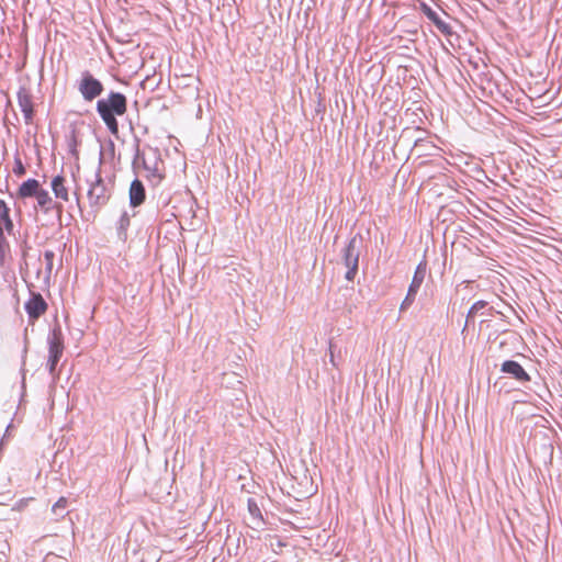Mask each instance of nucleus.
I'll use <instances>...</instances> for the list:
<instances>
[{
  "label": "nucleus",
  "instance_id": "6ab92c4d",
  "mask_svg": "<svg viewBox=\"0 0 562 562\" xmlns=\"http://www.w3.org/2000/svg\"><path fill=\"white\" fill-rule=\"evenodd\" d=\"M248 510L254 518L262 520L261 510L254 498L248 499Z\"/></svg>",
  "mask_w": 562,
  "mask_h": 562
},
{
  "label": "nucleus",
  "instance_id": "39448f33",
  "mask_svg": "<svg viewBox=\"0 0 562 562\" xmlns=\"http://www.w3.org/2000/svg\"><path fill=\"white\" fill-rule=\"evenodd\" d=\"M37 207L47 216V222L44 225H54L55 223L61 225L64 206L61 203L55 202L48 191L42 192L36 199L35 210Z\"/></svg>",
  "mask_w": 562,
  "mask_h": 562
},
{
  "label": "nucleus",
  "instance_id": "7ed1b4c3",
  "mask_svg": "<svg viewBox=\"0 0 562 562\" xmlns=\"http://www.w3.org/2000/svg\"><path fill=\"white\" fill-rule=\"evenodd\" d=\"M88 183L89 190L87 196L90 207L98 212L109 202L111 198V188L101 177L100 167L93 172L92 177L88 179Z\"/></svg>",
  "mask_w": 562,
  "mask_h": 562
},
{
  "label": "nucleus",
  "instance_id": "bb28decb",
  "mask_svg": "<svg viewBox=\"0 0 562 562\" xmlns=\"http://www.w3.org/2000/svg\"><path fill=\"white\" fill-rule=\"evenodd\" d=\"M26 353H27V348L25 347L24 351H23V358H25Z\"/></svg>",
  "mask_w": 562,
  "mask_h": 562
},
{
  "label": "nucleus",
  "instance_id": "f03ea898",
  "mask_svg": "<svg viewBox=\"0 0 562 562\" xmlns=\"http://www.w3.org/2000/svg\"><path fill=\"white\" fill-rule=\"evenodd\" d=\"M363 245V237L361 234L352 236L347 245L341 250V259L347 268L345 278L347 281L352 282L358 273L359 269V257Z\"/></svg>",
  "mask_w": 562,
  "mask_h": 562
},
{
  "label": "nucleus",
  "instance_id": "aec40b11",
  "mask_svg": "<svg viewBox=\"0 0 562 562\" xmlns=\"http://www.w3.org/2000/svg\"><path fill=\"white\" fill-rule=\"evenodd\" d=\"M59 360H60V358H57V357H48V359H47V364H46L47 370L53 378L56 376V368H57Z\"/></svg>",
  "mask_w": 562,
  "mask_h": 562
},
{
  "label": "nucleus",
  "instance_id": "f257e3e1",
  "mask_svg": "<svg viewBox=\"0 0 562 562\" xmlns=\"http://www.w3.org/2000/svg\"><path fill=\"white\" fill-rule=\"evenodd\" d=\"M127 104V97L114 90L97 100L95 111L111 134L119 133L117 117L126 114Z\"/></svg>",
  "mask_w": 562,
  "mask_h": 562
},
{
  "label": "nucleus",
  "instance_id": "2eb2a0df",
  "mask_svg": "<svg viewBox=\"0 0 562 562\" xmlns=\"http://www.w3.org/2000/svg\"><path fill=\"white\" fill-rule=\"evenodd\" d=\"M65 178L63 176H56L52 179V190L57 199H60L63 201H68V190L65 187Z\"/></svg>",
  "mask_w": 562,
  "mask_h": 562
},
{
  "label": "nucleus",
  "instance_id": "9b49d317",
  "mask_svg": "<svg viewBox=\"0 0 562 562\" xmlns=\"http://www.w3.org/2000/svg\"><path fill=\"white\" fill-rule=\"evenodd\" d=\"M128 198H130V205L132 207H137L142 205L146 200V190L143 184V182L135 178L131 186L128 191Z\"/></svg>",
  "mask_w": 562,
  "mask_h": 562
},
{
  "label": "nucleus",
  "instance_id": "a878e982",
  "mask_svg": "<svg viewBox=\"0 0 562 562\" xmlns=\"http://www.w3.org/2000/svg\"><path fill=\"white\" fill-rule=\"evenodd\" d=\"M143 164H144V168H145L146 170L151 171V176H153V177H157L158 179H161V176L157 172V169H156V168L151 170V169L147 166V164H146V161H145V160L143 161Z\"/></svg>",
  "mask_w": 562,
  "mask_h": 562
},
{
  "label": "nucleus",
  "instance_id": "a211bd4d",
  "mask_svg": "<svg viewBox=\"0 0 562 562\" xmlns=\"http://www.w3.org/2000/svg\"><path fill=\"white\" fill-rule=\"evenodd\" d=\"M7 247H8V241L3 234L2 223L0 222V266H2L4 263Z\"/></svg>",
  "mask_w": 562,
  "mask_h": 562
},
{
  "label": "nucleus",
  "instance_id": "c85d7f7f",
  "mask_svg": "<svg viewBox=\"0 0 562 562\" xmlns=\"http://www.w3.org/2000/svg\"><path fill=\"white\" fill-rule=\"evenodd\" d=\"M10 428H11V425H8L5 432H8Z\"/></svg>",
  "mask_w": 562,
  "mask_h": 562
},
{
  "label": "nucleus",
  "instance_id": "20e7f679",
  "mask_svg": "<svg viewBox=\"0 0 562 562\" xmlns=\"http://www.w3.org/2000/svg\"><path fill=\"white\" fill-rule=\"evenodd\" d=\"M76 87L86 102L100 99L105 90L104 85L89 70H83L80 74Z\"/></svg>",
  "mask_w": 562,
  "mask_h": 562
},
{
  "label": "nucleus",
  "instance_id": "5701e85b",
  "mask_svg": "<svg viewBox=\"0 0 562 562\" xmlns=\"http://www.w3.org/2000/svg\"><path fill=\"white\" fill-rule=\"evenodd\" d=\"M10 217V209L7 203L0 199V222Z\"/></svg>",
  "mask_w": 562,
  "mask_h": 562
},
{
  "label": "nucleus",
  "instance_id": "cd10ccee",
  "mask_svg": "<svg viewBox=\"0 0 562 562\" xmlns=\"http://www.w3.org/2000/svg\"><path fill=\"white\" fill-rule=\"evenodd\" d=\"M330 361H331V363H333L334 366H336V364H335V362H334V356H333V355L330 356Z\"/></svg>",
  "mask_w": 562,
  "mask_h": 562
},
{
  "label": "nucleus",
  "instance_id": "393cba45",
  "mask_svg": "<svg viewBox=\"0 0 562 562\" xmlns=\"http://www.w3.org/2000/svg\"><path fill=\"white\" fill-rule=\"evenodd\" d=\"M3 229L8 232V234H11L13 231V221L11 217H8V220L1 221Z\"/></svg>",
  "mask_w": 562,
  "mask_h": 562
},
{
  "label": "nucleus",
  "instance_id": "ddd939ff",
  "mask_svg": "<svg viewBox=\"0 0 562 562\" xmlns=\"http://www.w3.org/2000/svg\"><path fill=\"white\" fill-rule=\"evenodd\" d=\"M426 270H427V262L424 260L416 267L407 292H411L412 294L417 295L424 280H425Z\"/></svg>",
  "mask_w": 562,
  "mask_h": 562
},
{
  "label": "nucleus",
  "instance_id": "1a4fd4ad",
  "mask_svg": "<svg viewBox=\"0 0 562 562\" xmlns=\"http://www.w3.org/2000/svg\"><path fill=\"white\" fill-rule=\"evenodd\" d=\"M501 372L515 379L521 384H525L531 380L529 373L522 368V366L515 360H506L501 364Z\"/></svg>",
  "mask_w": 562,
  "mask_h": 562
},
{
  "label": "nucleus",
  "instance_id": "f8f14e48",
  "mask_svg": "<svg viewBox=\"0 0 562 562\" xmlns=\"http://www.w3.org/2000/svg\"><path fill=\"white\" fill-rule=\"evenodd\" d=\"M424 13L427 16V19L434 23V25L438 29L439 32H441L443 35L449 36L452 34L451 26L445 22L439 14L434 11L430 7L425 5L424 7Z\"/></svg>",
  "mask_w": 562,
  "mask_h": 562
},
{
  "label": "nucleus",
  "instance_id": "423d86ee",
  "mask_svg": "<svg viewBox=\"0 0 562 562\" xmlns=\"http://www.w3.org/2000/svg\"><path fill=\"white\" fill-rule=\"evenodd\" d=\"M47 307L48 305L41 293L31 292L30 299L24 304L30 323L34 324L47 311Z\"/></svg>",
  "mask_w": 562,
  "mask_h": 562
},
{
  "label": "nucleus",
  "instance_id": "f3484780",
  "mask_svg": "<svg viewBox=\"0 0 562 562\" xmlns=\"http://www.w3.org/2000/svg\"><path fill=\"white\" fill-rule=\"evenodd\" d=\"M487 305V302L481 300V301H477L475 302L469 310L468 312V315H467V319H465V325H464V328L463 330H465V328L474 322V317L476 315V313L483 308H485Z\"/></svg>",
  "mask_w": 562,
  "mask_h": 562
},
{
  "label": "nucleus",
  "instance_id": "dca6fc26",
  "mask_svg": "<svg viewBox=\"0 0 562 562\" xmlns=\"http://www.w3.org/2000/svg\"><path fill=\"white\" fill-rule=\"evenodd\" d=\"M68 499L66 497H60L52 507V514L54 515V520L59 521L65 518L68 514L67 510Z\"/></svg>",
  "mask_w": 562,
  "mask_h": 562
},
{
  "label": "nucleus",
  "instance_id": "4468645a",
  "mask_svg": "<svg viewBox=\"0 0 562 562\" xmlns=\"http://www.w3.org/2000/svg\"><path fill=\"white\" fill-rule=\"evenodd\" d=\"M134 215L135 213L131 215L127 211H123L121 214L119 221L116 222V236L119 240L123 243L127 240V231L131 226V218Z\"/></svg>",
  "mask_w": 562,
  "mask_h": 562
},
{
  "label": "nucleus",
  "instance_id": "4be33fe9",
  "mask_svg": "<svg viewBox=\"0 0 562 562\" xmlns=\"http://www.w3.org/2000/svg\"><path fill=\"white\" fill-rule=\"evenodd\" d=\"M55 254L52 250H46L44 252V259L46 261V270L50 273L53 269V262H54Z\"/></svg>",
  "mask_w": 562,
  "mask_h": 562
},
{
  "label": "nucleus",
  "instance_id": "6e6552de",
  "mask_svg": "<svg viewBox=\"0 0 562 562\" xmlns=\"http://www.w3.org/2000/svg\"><path fill=\"white\" fill-rule=\"evenodd\" d=\"M48 357L61 358L65 346L64 335L59 324L55 325L47 336Z\"/></svg>",
  "mask_w": 562,
  "mask_h": 562
},
{
  "label": "nucleus",
  "instance_id": "c756f323",
  "mask_svg": "<svg viewBox=\"0 0 562 562\" xmlns=\"http://www.w3.org/2000/svg\"><path fill=\"white\" fill-rule=\"evenodd\" d=\"M0 562H5L4 557L3 558L0 557Z\"/></svg>",
  "mask_w": 562,
  "mask_h": 562
},
{
  "label": "nucleus",
  "instance_id": "412c9836",
  "mask_svg": "<svg viewBox=\"0 0 562 562\" xmlns=\"http://www.w3.org/2000/svg\"><path fill=\"white\" fill-rule=\"evenodd\" d=\"M416 294H412L411 292H407L405 299L403 300L400 310L405 311L407 310L415 301Z\"/></svg>",
  "mask_w": 562,
  "mask_h": 562
},
{
  "label": "nucleus",
  "instance_id": "9d476101",
  "mask_svg": "<svg viewBox=\"0 0 562 562\" xmlns=\"http://www.w3.org/2000/svg\"><path fill=\"white\" fill-rule=\"evenodd\" d=\"M41 187V183L36 179H27L26 181L22 182V184L19 187L18 190V198L20 199H26V198H35L37 199L42 192H45Z\"/></svg>",
  "mask_w": 562,
  "mask_h": 562
},
{
  "label": "nucleus",
  "instance_id": "0eeeda50",
  "mask_svg": "<svg viewBox=\"0 0 562 562\" xmlns=\"http://www.w3.org/2000/svg\"><path fill=\"white\" fill-rule=\"evenodd\" d=\"M18 103L23 113L24 122L32 124L34 119V103L33 95L26 87H20L18 91Z\"/></svg>",
  "mask_w": 562,
  "mask_h": 562
},
{
  "label": "nucleus",
  "instance_id": "b1692460",
  "mask_svg": "<svg viewBox=\"0 0 562 562\" xmlns=\"http://www.w3.org/2000/svg\"><path fill=\"white\" fill-rule=\"evenodd\" d=\"M13 171L16 176L21 177L25 175L26 169L20 158L15 159Z\"/></svg>",
  "mask_w": 562,
  "mask_h": 562
}]
</instances>
